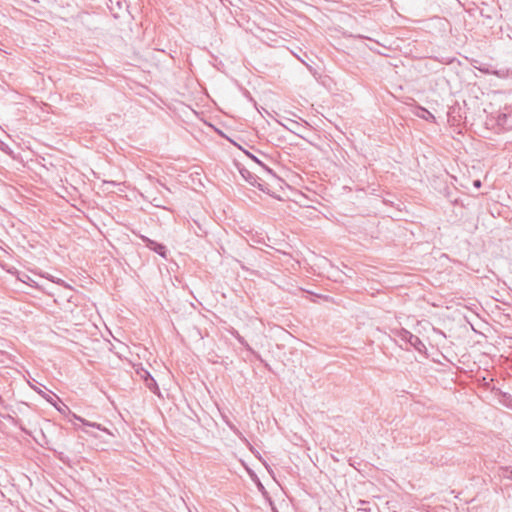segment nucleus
<instances>
[{"label":"nucleus","instance_id":"obj_5","mask_svg":"<svg viewBox=\"0 0 512 512\" xmlns=\"http://www.w3.org/2000/svg\"><path fill=\"white\" fill-rule=\"evenodd\" d=\"M241 175L250 183L254 185L253 180H255L254 176L251 174L250 171L243 169L240 171Z\"/></svg>","mask_w":512,"mask_h":512},{"label":"nucleus","instance_id":"obj_7","mask_svg":"<svg viewBox=\"0 0 512 512\" xmlns=\"http://www.w3.org/2000/svg\"><path fill=\"white\" fill-rule=\"evenodd\" d=\"M359 504L361 505L360 507H358L357 511L358 512H370V508H367V507H364L366 505V502L363 501V500H360L359 501Z\"/></svg>","mask_w":512,"mask_h":512},{"label":"nucleus","instance_id":"obj_13","mask_svg":"<svg viewBox=\"0 0 512 512\" xmlns=\"http://www.w3.org/2000/svg\"><path fill=\"white\" fill-rule=\"evenodd\" d=\"M474 185H475L476 187H480V186H481V182H480V180H476V181H474Z\"/></svg>","mask_w":512,"mask_h":512},{"label":"nucleus","instance_id":"obj_9","mask_svg":"<svg viewBox=\"0 0 512 512\" xmlns=\"http://www.w3.org/2000/svg\"><path fill=\"white\" fill-rule=\"evenodd\" d=\"M43 397H44L48 402H50V403H52V404H53V398H54V397H56V395H54V394H53L52 396H51V395H47V396L43 395Z\"/></svg>","mask_w":512,"mask_h":512},{"label":"nucleus","instance_id":"obj_4","mask_svg":"<svg viewBox=\"0 0 512 512\" xmlns=\"http://www.w3.org/2000/svg\"><path fill=\"white\" fill-rule=\"evenodd\" d=\"M417 116L425 119L426 121H431V122L435 121V116L430 111H428L427 109H425L423 107L419 108V112L417 113Z\"/></svg>","mask_w":512,"mask_h":512},{"label":"nucleus","instance_id":"obj_10","mask_svg":"<svg viewBox=\"0 0 512 512\" xmlns=\"http://www.w3.org/2000/svg\"><path fill=\"white\" fill-rule=\"evenodd\" d=\"M83 423H84L85 425H89V426H92V427L100 428V425H97V424H95V423H89V422H87V421H83Z\"/></svg>","mask_w":512,"mask_h":512},{"label":"nucleus","instance_id":"obj_11","mask_svg":"<svg viewBox=\"0 0 512 512\" xmlns=\"http://www.w3.org/2000/svg\"><path fill=\"white\" fill-rule=\"evenodd\" d=\"M480 14H481V16H483V17L491 18V16H490V15H488V14H487V12H484V10H483V9L480 11Z\"/></svg>","mask_w":512,"mask_h":512},{"label":"nucleus","instance_id":"obj_6","mask_svg":"<svg viewBox=\"0 0 512 512\" xmlns=\"http://www.w3.org/2000/svg\"><path fill=\"white\" fill-rule=\"evenodd\" d=\"M249 157L254 160L257 164H259L260 166H262L266 171H268L269 173H272V170L270 168H268L267 166H265L257 157H255L254 155L252 154H249Z\"/></svg>","mask_w":512,"mask_h":512},{"label":"nucleus","instance_id":"obj_1","mask_svg":"<svg viewBox=\"0 0 512 512\" xmlns=\"http://www.w3.org/2000/svg\"><path fill=\"white\" fill-rule=\"evenodd\" d=\"M400 337L403 341L409 343L413 348L417 351L422 352L426 347L424 343L420 340V338L416 335H413L411 332L403 329L400 332Z\"/></svg>","mask_w":512,"mask_h":512},{"label":"nucleus","instance_id":"obj_2","mask_svg":"<svg viewBox=\"0 0 512 512\" xmlns=\"http://www.w3.org/2000/svg\"><path fill=\"white\" fill-rule=\"evenodd\" d=\"M142 240L145 242L146 246L159 254L160 256L166 258V247L163 244H160L154 240H151L147 237H142Z\"/></svg>","mask_w":512,"mask_h":512},{"label":"nucleus","instance_id":"obj_3","mask_svg":"<svg viewBox=\"0 0 512 512\" xmlns=\"http://www.w3.org/2000/svg\"><path fill=\"white\" fill-rule=\"evenodd\" d=\"M146 376L144 377V380H145V384L146 386L152 391V392H156V390H158V385L155 381V379L146 371L145 372Z\"/></svg>","mask_w":512,"mask_h":512},{"label":"nucleus","instance_id":"obj_8","mask_svg":"<svg viewBox=\"0 0 512 512\" xmlns=\"http://www.w3.org/2000/svg\"><path fill=\"white\" fill-rule=\"evenodd\" d=\"M291 126L292 127L290 128V130L294 131L296 128L300 127V124L296 121L291 120Z\"/></svg>","mask_w":512,"mask_h":512},{"label":"nucleus","instance_id":"obj_12","mask_svg":"<svg viewBox=\"0 0 512 512\" xmlns=\"http://www.w3.org/2000/svg\"><path fill=\"white\" fill-rule=\"evenodd\" d=\"M480 14H481V16H483V17L491 18V16H490V15H488V14H487V12H484V10H483V9L480 11Z\"/></svg>","mask_w":512,"mask_h":512}]
</instances>
